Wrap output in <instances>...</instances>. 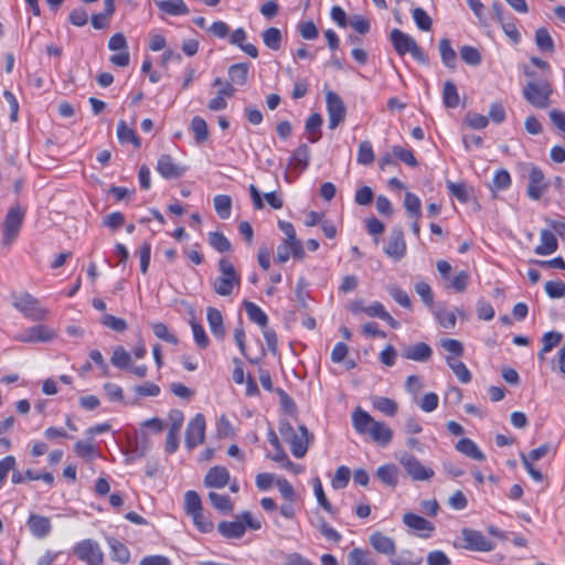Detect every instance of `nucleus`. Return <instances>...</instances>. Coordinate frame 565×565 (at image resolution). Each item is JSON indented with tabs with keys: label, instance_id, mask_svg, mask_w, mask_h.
Segmentation results:
<instances>
[{
	"label": "nucleus",
	"instance_id": "1",
	"mask_svg": "<svg viewBox=\"0 0 565 565\" xmlns=\"http://www.w3.org/2000/svg\"><path fill=\"white\" fill-rule=\"evenodd\" d=\"M352 425L360 435H369L380 446H387L393 439V430L383 422L375 420L367 412L356 407L352 413Z\"/></svg>",
	"mask_w": 565,
	"mask_h": 565
},
{
	"label": "nucleus",
	"instance_id": "2",
	"mask_svg": "<svg viewBox=\"0 0 565 565\" xmlns=\"http://www.w3.org/2000/svg\"><path fill=\"white\" fill-rule=\"evenodd\" d=\"M217 267L220 275L212 282L213 290L218 296L228 297L235 289H239L241 275L233 263L225 257L218 260Z\"/></svg>",
	"mask_w": 565,
	"mask_h": 565
},
{
	"label": "nucleus",
	"instance_id": "3",
	"mask_svg": "<svg viewBox=\"0 0 565 565\" xmlns=\"http://www.w3.org/2000/svg\"><path fill=\"white\" fill-rule=\"evenodd\" d=\"M552 84L544 78L530 81L522 89L524 99L535 108L544 109L551 105Z\"/></svg>",
	"mask_w": 565,
	"mask_h": 565
},
{
	"label": "nucleus",
	"instance_id": "4",
	"mask_svg": "<svg viewBox=\"0 0 565 565\" xmlns=\"http://www.w3.org/2000/svg\"><path fill=\"white\" fill-rule=\"evenodd\" d=\"M390 39L397 54L403 56L409 53L417 62L422 64L427 63L426 55L418 46L416 41L407 33H404L398 29H394L391 32Z\"/></svg>",
	"mask_w": 565,
	"mask_h": 565
},
{
	"label": "nucleus",
	"instance_id": "5",
	"mask_svg": "<svg viewBox=\"0 0 565 565\" xmlns=\"http://www.w3.org/2000/svg\"><path fill=\"white\" fill-rule=\"evenodd\" d=\"M12 306L30 320L41 321L46 319L49 310L40 306L39 300L29 292L15 296Z\"/></svg>",
	"mask_w": 565,
	"mask_h": 565
},
{
	"label": "nucleus",
	"instance_id": "6",
	"mask_svg": "<svg viewBox=\"0 0 565 565\" xmlns=\"http://www.w3.org/2000/svg\"><path fill=\"white\" fill-rule=\"evenodd\" d=\"M25 216V210L20 205L12 206L3 221V238L2 243L6 246L11 245L19 236L23 220Z\"/></svg>",
	"mask_w": 565,
	"mask_h": 565
},
{
	"label": "nucleus",
	"instance_id": "7",
	"mask_svg": "<svg viewBox=\"0 0 565 565\" xmlns=\"http://www.w3.org/2000/svg\"><path fill=\"white\" fill-rule=\"evenodd\" d=\"M398 462L413 481H428L435 476V471L424 466L414 455L403 452Z\"/></svg>",
	"mask_w": 565,
	"mask_h": 565
},
{
	"label": "nucleus",
	"instance_id": "8",
	"mask_svg": "<svg viewBox=\"0 0 565 565\" xmlns=\"http://www.w3.org/2000/svg\"><path fill=\"white\" fill-rule=\"evenodd\" d=\"M74 553L87 565H102L104 562V554L99 544L89 539L77 543L74 547Z\"/></svg>",
	"mask_w": 565,
	"mask_h": 565
},
{
	"label": "nucleus",
	"instance_id": "9",
	"mask_svg": "<svg viewBox=\"0 0 565 565\" xmlns=\"http://www.w3.org/2000/svg\"><path fill=\"white\" fill-rule=\"evenodd\" d=\"M461 537L462 547L468 551L491 552L495 548V544L477 530L466 527L461 531Z\"/></svg>",
	"mask_w": 565,
	"mask_h": 565
},
{
	"label": "nucleus",
	"instance_id": "10",
	"mask_svg": "<svg viewBox=\"0 0 565 565\" xmlns=\"http://www.w3.org/2000/svg\"><path fill=\"white\" fill-rule=\"evenodd\" d=\"M205 417L201 413L196 414L194 418L188 424L185 430L184 443L189 450H192L199 445L203 444L205 438Z\"/></svg>",
	"mask_w": 565,
	"mask_h": 565
},
{
	"label": "nucleus",
	"instance_id": "11",
	"mask_svg": "<svg viewBox=\"0 0 565 565\" xmlns=\"http://www.w3.org/2000/svg\"><path fill=\"white\" fill-rule=\"evenodd\" d=\"M548 189V182L541 168L530 164L529 167V184L526 193L531 200L537 201Z\"/></svg>",
	"mask_w": 565,
	"mask_h": 565
},
{
	"label": "nucleus",
	"instance_id": "12",
	"mask_svg": "<svg viewBox=\"0 0 565 565\" xmlns=\"http://www.w3.org/2000/svg\"><path fill=\"white\" fill-rule=\"evenodd\" d=\"M56 338V332L52 328L45 324H36L26 328L21 332L17 339L23 343H45L51 342Z\"/></svg>",
	"mask_w": 565,
	"mask_h": 565
},
{
	"label": "nucleus",
	"instance_id": "13",
	"mask_svg": "<svg viewBox=\"0 0 565 565\" xmlns=\"http://www.w3.org/2000/svg\"><path fill=\"white\" fill-rule=\"evenodd\" d=\"M329 128L335 129L345 118L347 109L341 97L334 92L326 94Z\"/></svg>",
	"mask_w": 565,
	"mask_h": 565
},
{
	"label": "nucleus",
	"instance_id": "14",
	"mask_svg": "<svg viewBox=\"0 0 565 565\" xmlns=\"http://www.w3.org/2000/svg\"><path fill=\"white\" fill-rule=\"evenodd\" d=\"M108 49L110 51H118L119 53L110 56L109 61L120 67H126L130 62V54L128 52V44L122 33H115L108 41Z\"/></svg>",
	"mask_w": 565,
	"mask_h": 565
},
{
	"label": "nucleus",
	"instance_id": "15",
	"mask_svg": "<svg viewBox=\"0 0 565 565\" xmlns=\"http://www.w3.org/2000/svg\"><path fill=\"white\" fill-rule=\"evenodd\" d=\"M156 170L167 180L179 179L186 172V167L175 162L170 154H162L158 159Z\"/></svg>",
	"mask_w": 565,
	"mask_h": 565
},
{
	"label": "nucleus",
	"instance_id": "16",
	"mask_svg": "<svg viewBox=\"0 0 565 565\" xmlns=\"http://www.w3.org/2000/svg\"><path fill=\"white\" fill-rule=\"evenodd\" d=\"M387 256L395 260L402 259L406 254V243L401 227H393L384 248Z\"/></svg>",
	"mask_w": 565,
	"mask_h": 565
},
{
	"label": "nucleus",
	"instance_id": "17",
	"mask_svg": "<svg viewBox=\"0 0 565 565\" xmlns=\"http://www.w3.org/2000/svg\"><path fill=\"white\" fill-rule=\"evenodd\" d=\"M312 435L309 434L307 427L300 425L296 434H294L287 443L290 446L291 454L296 458H302L308 451Z\"/></svg>",
	"mask_w": 565,
	"mask_h": 565
},
{
	"label": "nucleus",
	"instance_id": "18",
	"mask_svg": "<svg viewBox=\"0 0 565 565\" xmlns=\"http://www.w3.org/2000/svg\"><path fill=\"white\" fill-rule=\"evenodd\" d=\"M403 522L407 527L412 529L418 536L424 539L430 537L431 533L435 530V526L431 522L411 512L404 514Z\"/></svg>",
	"mask_w": 565,
	"mask_h": 565
},
{
	"label": "nucleus",
	"instance_id": "19",
	"mask_svg": "<svg viewBox=\"0 0 565 565\" xmlns=\"http://www.w3.org/2000/svg\"><path fill=\"white\" fill-rule=\"evenodd\" d=\"M290 256L302 259L305 257L303 246L300 241H289L288 238H285L277 247L276 260L284 264L290 258Z\"/></svg>",
	"mask_w": 565,
	"mask_h": 565
},
{
	"label": "nucleus",
	"instance_id": "20",
	"mask_svg": "<svg viewBox=\"0 0 565 565\" xmlns=\"http://www.w3.org/2000/svg\"><path fill=\"white\" fill-rule=\"evenodd\" d=\"M231 476L227 468L223 466L212 467L204 477L206 488L222 489L230 483Z\"/></svg>",
	"mask_w": 565,
	"mask_h": 565
},
{
	"label": "nucleus",
	"instance_id": "21",
	"mask_svg": "<svg viewBox=\"0 0 565 565\" xmlns=\"http://www.w3.org/2000/svg\"><path fill=\"white\" fill-rule=\"evenodd\" d=\"M403 358L416 362H427L431 355V348L425 342H418L414 345H408L403 350Z\"/></svg>",
	"mask_w": 565,
	"mask_h": 565
},
{
	"label": "nucleus",
	"instance_id": "22",
	"mask_svg": "<svg viewBox=\"0 0 565 565\" xmlns=\"http://www.w3.org/2000/svg\"><path fill=\"white\" fill-rule=\"evenodd\" d=\"M156 7L164 14L179 17L190 12L183 0H153Z\"/></svg>",
	"mask_w": 565,
	"mask_h": 565
},
{
	"label": "nucleus",
	"instance_id": "23",
	"mask_svg": "<svg viewBox=\"0 0 565 565\" xmlns=\"http://www.w3.org/2000/svg\"><path fill=\"white\" fill-rule=\"evenodd\" d=\"M370 544L376 552L384 555H388L390 557L391 555L394 554L396 550L394 540L384 535L381 532H374L373 534H371Z\"/></svg>",
	"mask_w": 565,
	"mask_h": 565
},
{
	"label": "nucleus",
	"instance_id": "24",
	"mask_svg": "<svg viewBox=\"0 0 565 565\" xmlns=\"http://www.w3.org/2000/svg\"><path fill=\"white\" fill-rule=\"evenodd\" d=\"M28 525L31 533L38 539L47 536L52 529L50 519L38 514L30 515Z\"/></svg>",
	"mask_w": 565,
	"mask_h": 565
},
{
	"label": "nucleus",
	"instance_id": "25",
	"mask_svg": "<svg viewBox=\"0 0 565 565\" xmlns=\"http://www.w3.org/2000/svg\"><path fill=\"white\" fill-rule=\"evenodd\" d=\"M310 159V149L308 145L301 143L294 152L289 160V167L298 170L305 171L309 164Z\"/></svg>",
	"mask_w": 565,
	"mask_h": 565
},
{
	"label": "nucleus",
	"instance_id": "26",
	"mask_svg": "<svg viewBox=\"0 0 565 565\" xmlns=\"http://www.w3.org/2000/svg\"><path fill=\"white\" fill-rule=\"evenodd\" d=\"M438 50L443 64L449 70H455L457 66V53L452 49L450 40L441 39L438 44Z\"/></svg>",
	"mask_w": 565,
	"mask_h": 565
},
{
	"label": "nucleus",
	"instance_id": "27",
	"mask_svg": "<svg viewBox=\"0 0 565 565\" xmlns=\"http://www.w3.org/2000/svg\"><path fill=\"white\" fill-rule=\"evenodd\" d=\"M376 476L385 486L395 488L398 484L399 470L394 463H388L379 467Z\"/></svg>",
	"mask_w": 565,
	"mask_h": 565
},
{
	"label": "nucleus",
	"instance_id": "28",
	"mask_svg": "<svg viewBox=\"0 0 565 565\" xmlns=\"http://www.w3.org/2000/svg\"><path fill=\"white\" fill-rule=\"evenodd\" d=\"M456 449L471 459L478 461H483L486 459L484 454L480 450L477 444L469 438H461L458 440Z\"/></svg>",
	"mask_w": 565,
	"mask_h": 565
},
{
	"label": "nucleus",
	"instance_id": "29",
	"mask_svg": "<svg viewBox=\"0 0 565 565\" xmlns=\"http://www.w3.org/2000/svg\"><path fill=\"white\" fill-rule=\"evenodd\" d=\"M423 556L409 550H402L399 553L394 552L390 557L391 565H420Z\"/></svg>",
	"mask_w": 565,
	"mask_h": 565
},
{
	"label": "nucleus",
	"instance_id": "30",
	"mask_svg": "<svg viewBox=\"0 0 565 565\" xmlns=\"http://www.w3.org/2000/svg\"><path fill=\"white\" fill-rule=\"evenodd\" d=\"M217 530L226 539H241L245 534V524L239 520L222 521L218 523Z\"/></svg>",
	"mask_w": 565,
	"mask_h": 565
},
{
	"label": "nucleus",
	"instance_id": "31",
	"mask_svg": "<svg viewBox=\"0 0 565 565\" xmlns=\"http://www.w3.org/2000/svg\"><path fill=\"white\" fill-rule=\"evenodd\" d=\"M558 247L555 235L548 230L541 231V244L535 247L534 252L537 255L553 254Z\"/></svg>",
	"mask_w": 565,
	"mask_h": 565
},
{
	"label": "nucleus",
	"instance_id": "32",
	"mask_svg": "<svg viewBox=\"0 0 565 565\" xmlns=\"http://www.w3.org/2000/svg\"><path fill=\"white\" fill-rule=\"evenodd\" d=\"M249 64L237 63L228 67V82L232 85L243 86L247 82Z\"/></svg>",
	"mask_w": 565,
	"mask_h": 565
},
{
	"label": "nucleus",
	"instance_id": "33",
	"mask_svg": "<svg viewBox=\"0 0 565 565\" xmlns=\"http://www.w3.org/2000/svg\"><path fill=\"white\" fill-rule=\"evenodd\" d=\"M206 319L214 337L222 339L225 334V329L221 311L212 307L207 308Z\"/></svg>",
	"mask_w": 565,
	"mask_h": 565
},
{
	"label": "nucleus",
	"instance_id": "34",
	"mask_svg": "<svg viewBox=\"0 0 565 565\" xmlns=\"http://www.w3.org/2000/svg\"><path fill=\"white\" fill-rule=\"evenodd\" d=\"M109 547L111 550L113 561L126 564L130 559V552L128 547L115 537L107 539Z\"/></svg>",
	"mask_w": 565,
	"mask_h": 565
},
{
	"label": "nucleus",
	"instance_id": "35",
	"mask_svg": "<svg viewBox=\"0 0 565 565\" xmlns=\"http://www.w3.org/2000/svg\"><path fill=\"white\" fill-rule=\"evenodd\" d=\"M244 307L250 321L257 323L263 329L267 327L268 317L260 307L247 300L244 301Z\"/></svg>",
	"mask_w": 565,
	"mask_h": 565
},
{
	"label": "nucleus",
	"instance_id": "36",
	"mask_svg": "<svg viewBox=\"0 0 565 565\" xmlns=\"http://www.w3.org/2000/svg\"><path fill=\"white\" fill-rule=\"evenodd\" d=\"M446 362L461 383L466 384L471 381V373L463 362L452 356H446Z\"/></svg>",
	"mask_w": 565,
	"mask_h": 565
},
{
	"label": "nucleus",
	"instance_id": "37",
	"mask_svg": "<svg viewBox=\"0 0 565 565\" xmlns=\"http://www.w3.org/2000/svg\"><path fill=\"white\" fill-rule=\"evenodd\" d=\"M262 39L264 44L273 51H278L281 46L282 35L278 28L270 26L266 29L262 34Z\"/></svg>",
	"mask_w": 565,
	"mask_h": 565
},
{
	"label": "nucleus",
	"instance_id": "38",
	"mask_svg": "<svg viewBox=\"0 0 565 565\" xmlns=\"http://www.w3.org/2000/svg\"><path fill=\"white\" fill-rule=\"evenodd\" d=\"M215 212L222 220H227L232 212V199L225 194L215 195L213 199Z\"/></svg>",
	"mask_w": 565,
	"mask_h": 565
},
{
	"label": "nucleus",
	"instance_id": "39",
	"mask_svg": "<svg viewBox=\"0 0 565 565\" xmlns=\"http://www.w3.org/2000/svg\"><path fill=\"white\" fill-rule=\"evenodd\" d=\"M443 102L448 108H456L459 105V94L456 85L451 81H447L444 84Z\"/></svg>",
	"mask_w": 565,
	"mask_h": 565
},
{
	"label": "nucleus",
	"instance_id": "40",
	"mask_svg": "<svg viewBox=\"0 0 565 565\" xmlns=\"http://www.w3.org/2000/svg\"><path fill=\"white\" fill-rule=\"evenodd\" d=\"M404 207L411 217L419 220L422 216V203L416 194L406 192L404 199Z\"/></svg>",
	"mask_w": 565,
	"mask_h": 565
},
{
	"label": "nucleus",
	"instance_id": "41",
	"mask_svg": "<svg viewBox=\"0 0 565 565\" xmlns=\"http://www.w3.org/2000/svg\"><path fill=\"white\" fill-rule=\"evenodd\" d=\"M191 131L193 132L195 141L198 143H202L209 138L207 124L200 116L193 117L191 121Z\"/></svg>",
	"mask_w": 565,
	"mask_h": 565
},
{
	"label": "nucleus",
	"instance_id": "42",
	"mask_svg": "<svg viewBox=\"0 0 565 565\" xmlns=\"http://www.w3.org/2000/svg\"><path fill=\"white\" fill-rule=\"evenodd\" d=\"M322 117L320 114L316 113L308 117L306 120V130L309 132V141L310 142H317L321 134L319 131L321 125H322Z\"/></svg>",
	"mask_w": 565,
	"mask_h": 565
},
{
	"label": "nucleus",
	"instance_id": "43",
	"mask_svg": "<svg viewBox=\"0 0 565 565\" xmlns=\"http://www.w3.org/2000/svg\"><path fill=\"white\" fill-rule=\"evenodd\" d=\"M349 565H376L367 551L353 548L348 555Z\"/></svg>",
	"mask_w": 565,
	"mask_h": 565
},
{
	"label": "nucleus",
	"instance_id": "44",
	"mask_svg": "<svg viewBox=\"0 0 565 565\" xmlns=\"http://www.w3.org/2000/svg\"><path fill=\"white\" fill-rule=\"evenodd\" d=\"M209 244L218 253H225L232 249L230 239L221 232H210Z\"/></svg>",
	"mask_w": 565,
	"mask_h": 565
},
{
	"label": "nucleus",
	"instance_id": "45",
	"mask_svg": "<svg viewBox=\"0 0 565 565\" xmlns=\"http://www.w3.org/2000/svg\"><path fill=\"white\" fill-rule=\"evenodd\" d=\"M117 137L121 143L131 142L135 147L140 146V140L136 136L135 131L129 128L125 120H119L117 126Z\"/></svg>",
	"mask_w": 565,
	"mask_h": 565
},
{
	"label": "nucleus",
	"instance_id": "46",
	"mask_svg": "<svg viewBox=\"0 0 565 565\" xmlns=\"http://www.w3.org/2000/svg\"><path fill=\"white\" fill-rule=\"evenodd\" d=\"M373 406L386 416H394L398 409L397 403L388 397H375Z\"/></svg>",
	"mask_w": 565,
	"mask_h": 565
},
{
	"label": "nucleus",
	"instance_id": "47",
	"mask_svg": "<svg viewBox=\"0 0 565 565\" xmlns=\"http://www.w3.org/2000/svg\"><path fill=\"white\" fill-rule=\"evenodd\" d=\"M209 499L214 509L227 513L233 510V503L231 498L226 494H220L216 492H210Z\"/></svg>",
	"mask_w": 565,
	"mask_h": 565
},
{
	"label": "nucleus",
	"instance_id": "48",
	"mask_svg": "<svg viewBox=\"0 0 565 565\" xmlns=\"http://www.w3.org/2000/svg\"><path fill=\"white\" fill-rule=\"evenodd\" d=\"M535 43L541 51L544 52H553L554 51V41L550 35L547 29L540 28L535 32Z\"/></svg>",
	"mask_w": 565,
	"mask_h": 565
},
{
	"label": "nucleus",
	"instance_id": "49",
	"mask_svg": "<svg viewBox=\"0 0 565 565\" xmlns=\"http://www.w3.org/2000/svg\"><path fill=\"white\" fill-rule=\"evenodd\" d=\"M434 313L440 327L445 329L455 328L457 318L454 311L447 310L446 308H437Z\"/></svg>",
	"mask_w": 565,
	"mask_h": 565
},
{
	"label": "nucleus",
	"instance_id": "50",
	"mask_svg": "<svg viewBox=\"0 0 565 565\" xmlns=\"http://www.w3.org/2000/svg\"><path fill=\"white\" fill-rule=\"evenodd\" d=\"M460 56L466 64L471 66H478L482 61L479 50L471 45L461 46Z\"/></svg>",
	"mask_w": 565,
	"mask_h": 565
},
{
	"label": "nucleus",
	"instance_id": "51",
	"mask_svg": "<svg viewBox=\"0 0 565 565\" xmlns=\"http://www.w3.org/2000/svg\"><path fill=\"white\" fill-rule=\"evenodd\" d=\"M313 491H315V495L317 498V501L319 503V505L328 513L330 514H335V510L334 508L331 505V503L329 502V500L327 499L326 494H324V491H323V488H322V483L320 481L319 478H316L315 481H313Z\"/></svg>",
	"mask_w": 565,
	"mask_h": 565
},
{
	"label": "nucleus",
	"instance_id": "52",
	"mask_svg": "<svg viewBox=\"0 0 565 565\" xmlns=\"http://www.w3.org/2000/svg\"><path fill=\"white\" fill-rule=\"evenodd\" d=\"M374 151L369 140L362 141L359 146L356 161L359 164L367 166L374 161Z\"/></svg>",
	"mask_w": 565,
	"mask_h": 565
},
{
	"label": "nucleus",
	"instance_id": "53",
	"mask_svg": "<svg viewBox=\"0 0 565 565\" xmlns=\"http://www.w3.org/2000/svg\"><path fill=\"white\" fill-rule=\"evenodd\" d=\"M110 361L111 364L118 369H127L130 366L131 358L122 347H116L113 351Z\"/></svg>",
	"mask_w": 565,
	"mask_h": 565
},
{
	"label": "nucleus",
	"instance_id": "54",
	"mask_svg": "<svg viewBox=\"0 0 565 565\" xmlns=\"http://www.w3.org/2000/svg\"><path fill=\"white\" fill-rule=\"evenodd\" d=\"M184 509H185V512L188 515L191 513H194L196 511H202L203 507H202L201 498L198 494V492H195L193 490H189L185 492Z\"/></svg>",
	"mask_w": 565,
	"mask_h": 565
},
{
	"label": "nucleus",
	"instance_id": "55",
	"mask_svg": "<svg viewBox=\"0 0 565 565\" xmlns=\"http://www.w3.org/2000/svg\"><path fill=\"white\" fill-rule=\"evenodd\" d=\"M271 460L280 463V466L289 471H292L294 473H300L302 472V467L292 462L284 449H279V451H276L274 456H271Z\"/></svg>",
	"mask_w": 565,
	"mask_h": 565
},
{
	"label": "nucleus",
	"instance_id": "56",
	"mask_svg": "<svg viewBox=\"0 0 565 565\" xmlns=\"http://www.w3.org/2000/svg\"><path fill=\"white\" fill-rule=\"evenodd\" d=\"M153 334L168 343L178 344V338L171 333L168 329V327L163 322H154L151 326Z\"/></svg>",
	"mask_w": 565,
	"mask_h": 565
},
{
	"label": "nucleus",
	"instance_id": "57",
	"mask_svg": "<svg viewBox=\"0 0 565 565\" xmlns=\"http://www.w3.org/2000/svg\"><path fill=\"white\" fill-rule=\"evenodd\" d=\"M189 516H191L193 524L202 533H210L214 527L213 522L210 521L204 515L203 510L191 513V514H189Z\"/></svg>",
	"mask_w": 565,
	"mask_h": 565
},
{
	"label": "nucleus",
	"instance_id": "58",
	"mask_svg": "<svg viewBox=\"0 0 565 565\" xmlns=\"http://www.w3.org/2000/svg\"><path fill=\"white\" fill-rule=\"evenodd\" d=\"M393 156L403 161L405 164L409 167H416L418 164L413 151L411 149H405L401 146H394L392 148Z\"/></svg>",
	"mask_w": 565,
	"mask_h": 565
},
{
	"label": "nucleus",
	"instance_id": "59",
	"mask_svg": "<svg viewBox=\"0 0 565 565\" xmlns=\"http://www.w3.org/2000/svg\"><path fill=\"white\" fill-rule=\"evenodd\" d=\"M351 471L347 466H341L337 469L331 484L334 489H343L348 486Z\"/></svg>",
	"mask_w": 565,
	"mask_h": 565
},
{
	"label": "nucleus",
	"instance_id": "60",
	"mask_svg": "<svg viewBox=\"0 0 565 565\" xmlns=\"http://www.w3.org/2000/svg\"><path fill=\"white\" fill-rule=\"evenodd\" d=\"M447 189L449 193L455 196L458 201L466 203L470 199V193L463 183L447 182Z\"/></svg>",
	"mask_w": 565,
	"mask_h": 565
},
{
	"label": "nucleus",
	"instance_id": "61",
	"mask_svg": "<svg viewBox=\"0 0 565 565\" xmlns=\"http://www.w3.org/2000/svg\"><path fill=\"white\" fill-rule=\"evenodd\" d=\"M503 32L505 35L513 42L519 43L521 40V34L518 31V28L514 23V18L512 15H508V19L500 22Z\"/></svg>",
	"mask_w": 565,
	"mask_h": 565
},
{
	"label": "nucleus",
	"instance_id": "62",
	"mask_svg": "<svg viewBox=\"0 0 565 565\" xmlns=\"http://www.w3.org/2000/svg\"><path fill=\"white\" fill-rule=\"evenodd\" d=\"M414 288L423 302L431 308L434 306V295L430 286L425 281H418L415 284Z\"/></svg>",
	"mask_w": 565,
	"mask_h": 565
},
{
	"label": "nucleus",
	"instance_id": "63",
	"mask_svg": "<svg viewBox=\"0 0 565 565\" xmlns=\"http://www.w3.org/2000/svg\"><path fill=\"white\" fill-rule=\"evenodd\" d=\"M276 486H277L280 494L282 495V498L286 501H289V502H296L297 501L298 495H297L294 487L291 486V483L287 479H278L276 481Z\"/></svg>",
	"mask_w": 565,
	"mask_h": 565
},
{
	"label": "nucleus",
	"instance_id": "64",
	"mask_svg": "<svg viewBox=\"0 0 565 565\" xmlns=\"http://www.w3.org/2000/svg\"><path fill=\"white\" fill-rule=\"evenodd\" d=\"M545 291L550 298H564L565 297V282L561 280H550L545 284Z\"/></svg>",
	"mask_w": 565,
	"mask_h": 565
}]
</instances>
